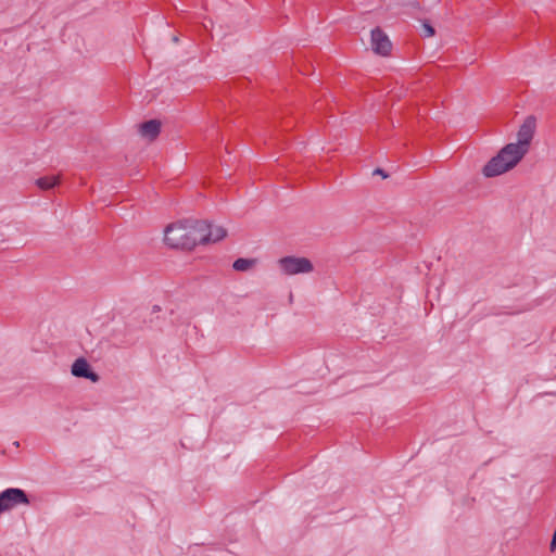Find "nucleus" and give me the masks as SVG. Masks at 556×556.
<instances>
[{
    "label": "nucleus",
    "instance_id": "4",
    "mask_svg": "<svg viewBox=\"0 0 556 556\" xmlns=\"http://www.w3.org/2000/svg\"><path fill=\"white\" fill-rule=\"evenodd\" d=\"M278 265L285 275H298L311 273L313 263L306 257L285 256L278 260Z\"/></svg>",
    "mask_w": 556,
    "mask_h": 556
},
{
    "label": "nucleus",
    "instance_id": "14",
    "mask_svg": "<svg viewBox=\"0 0 556 556\" xmlns=\"http://www.w3.org/2000/svg\"><path fill=\"white\" fill-rule=\"evenodd\" d=\"M161 311L160 306L159 305H154L153 308H152V312L155 313V312H159Z\"/></svg>",
    "mask_w": 556,
    "mask_h": 556
},
{
    "label": "nucleus",
    "instance_id": "13",
    "mask_svg": "<svg viewBox=\"0 0 556 556\" xmlns=\"http://www.w3.org/2000/svg\"><path fill=\"white\" fill-rule=\"evenodd\" d=\"M556 549V531H554L551 543H549V551L554 553Z\"/></svg>",
    "mask_w": 556,
    "mask_h": 556
},
{
    "label": "nucleus",
    "instance_id": "9",
    "mask_svg": "<svg viewBox=\"0 0 556 556\" xmlns=\"http://www.w3.org/2000/svg\"><path fill=\"white\" fill-rule=\"evenodd\" d=\"M59 184L58 176H43L36 179V186L41 190H50Z\"/></svg>",
    "mask_w": 556,
    "mask_h": 556
},
{
    "label": "nucleus",
    "instance_id": "12",
    "mask_svg": "<svg viewBox=\"0 0 556 556\" xmlns=\"http://www.w3.org/2000/svg\"><path fill=\"white\" fill-rule=\"evenodd\" d=\"M372 175H379V176H381L383 179H386V178H388V177H389V174H388L384 169H382V168H380V167L376 168V169L372 172Z\"/></svg>",
    "mask_w": 556,
    "mask_h": 556
},
{
    "label": "nucleus",
    "instance_id": "2",
    "mask_svg": "<svg viewBox=\"0 0 556 556\" xmlns=\"http://www.w3.org/2000/svg\"><path fill=\"white\" fill-rule=\"evenodd\" d=\"M208 239L207 220L185 219L164 230V242L173 249L192 250L199 244H207Z\"/></svg>",
    "mask_w": 556,
    "mask_h": 556
},
{
    "label": "nucleus",
    "instance_id": "10",
    "mask_svg": "<svg viewBox=\"0 0 556 556\" xmlns=\"http://www.w3.org/2000/svg\"><path fill=\"white\" fill-rule=\"evenodd\" d=\"M256 258H243L239 257L232 263V268L236 271H247L256 264Z\"/></svg>",
    "mask_w": 556,
    "mask_h": 556
},
{
    "label": "nucleus",
    "instance_id": "11",
    "mask_svg": "<svg viewBox=\"0 0 556 556\" xmlns=\"http://www.w3.org/2000/svg\"><path fill=\"white\" fill-rule=\"evenodd\" d=\"M422 33L425 37H432L435 34L434 27L427 20L422 22Z\"/></svg>",
    "mask_w": 556,
    "mask_h": 556
},
{
    "label": "nucleus",
    "instance_id": "8",
    "mask_svg": "<svg viewBox=\"0 0 556 556\" xmlns=\"http://www.w3.org/2000/svg\"><path fill=\"white\" fill-rule=\"evenodd\" d=\"M207 231L210 232V239L207 243L217 242L224 239L227 236V230L222 226L213 227L211 223L207 222Z\"/></svg>",
    "mask_w": 556,
    "mask_h": 556
},
{
    "label": "nucleus",
    "instance_id": "6",
    "mask_svg": "<svg viewBox=\"0 0 556 556\" xmlns=\"http://www.w3.org/2000/svg\"><path fill=\"white\" fill-rule=\"evenodd\" d=\"M71 372L74 377L88 379L91 382H98L100 380V376L92 369L85 357H78L74 361Z\"/></svg>",
    "mask_w": 556,
    "mask_h": 556
},
{
    "label": "nucleus",
    "instance_id": "3",
    "mask_svg": "<svg viewBox=\"0 0 556 556\" xmlns=\"http://www.w3.org/2000/svg\"><path fill=\"white\" fill-rule=\"evenodd\" d=\"M30 500L25 490L8 488L0 492V514L14 508L17 505H29Z\"/></svg>",
    "mask_w": 556,
    "mask_h": 556
},
{
    "label": "nucleus",
    "instance_id": "1",
    "mask_svg": "<svg viewBox=\"0 0 556 556\" xmlns=\"http://www.w3.org/2000/svg\"><path fill=\"white\" fill-rule=\"evenodd\" d=\"M536 128V118L534 115L526 117L517 132V142H510L504 146L495 156H493L482 168V174L486 178L500 176L510 169L525 157L529 151Z\"/></svg>",
    "mask_w": 556,
    "mask_h": 556
},
{
    "label": "nucleus",
    "instance_id": "7",
    "mask_svg": "<svg viewBox=\"0 0 556 556\" xmlns=\"http://www.w3.org/2000/svg\"><path fill=\"white\" fill-rule=\"evenodd\" d=\"M162 128V123L159 119H149L138 125L139 135L148 141H154Z\"/></svg>",
    "mask_w": 556,
    "mask_h": 556
},
{
    "label": "nucleus",
    "instance_id": "15",
    "mask_svg": "<svg viewBox=\"0 0 556 556\" xmlns=\"http://www.w3.org/2000/svg\"><path fill=\"white\" fill-rule=\"evenodd\" d=\"M178 40H179V39H178V37H177V36H174V37H173V41H174V42H178Z\"/></svg>",
    "mask_w": 556,
    "mask_h": 556
},
{
    "label": "nucleus",
    "instance_id": "5",
    "mask_svg": "<svg viewBox=\"0 0 556 556\" xmlns=\"http://www.w3.org/2000/svg\"><path fill=\"white\" fill-rule=\"evenodd\" d=\"M371 48L376 54L381 56H387L390 54L392 50V42L390 41L388 35L380 28L375 27L371 33Z\"/></svg>",
    "mask_w": 556,
    "mask_h": 556
}]
</instances>
